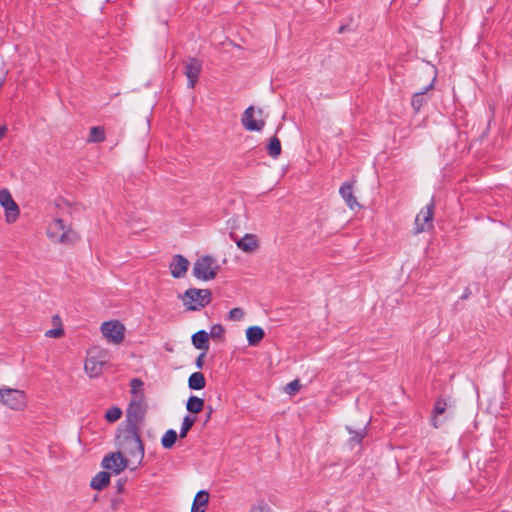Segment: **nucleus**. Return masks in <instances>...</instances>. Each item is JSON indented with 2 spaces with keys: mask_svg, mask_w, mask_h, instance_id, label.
Listing matches in <instances>:
<instances>
[{
  "mask_svg": "<svg viewBox=\"0 0 512 512\" xmlns=\"http://www.w3.org/2000/svg\"><path fill=\"white\" fill-rule=\"evenodd\" d=\"M65 205H66V206H69V207L71 206V204H70L67 200H66V202H65Z\"/></svg>",
  "mask_w": 512,
  "mask_h": 512,
  "instance_id": "37998d69",
  "label": "nucleus"
},
{
  "mask_svg": "<svg viewBox=\"0 0 512 512\" xmlns=\"http://www.w3.org/2000/svg\"><path fill=\"white\" fill-rule=\"evenodd\" d=\"M354 181L345 182L341 185L339 193L350 209L359 207V203L353 194Z\"/></svg>",
  "mask_w": 512,
  "mask_h": 512,
  "instance_id": "dca6fc26",
  "label": "nucleus"
},
{
  "mask_svg": "<svg viewBox=\"0 0 512 512\" xmlns=\"http://www.w3.org/2000/svg\"><path fill=\"white\" fill-rule=\"evenodd\" d=\"M300 386L299 380H294L286 385L285 390L289 394H294L300 389Z\"/></svg>",
  "mask_w": 512,
  "mask_h": 512,
  "instance_id": "f704fd0d",
  "label": "nucleus"
},
{
  "mask_svg": "<svg viewBox=\"0 0 512 512\" xmlns=\"http://www.w3.org/2000/svg\"><path fill=\"white\" fill-rule=\"evenodd\" d=\"M47 236L54 243H62L64 241V224L62 219H55L48 225Z\"/></svg>",
  "mask_w": 512,
  "mask_h": 512,
  "instance_id": "4468645a",
  "label": "nucleus"
},
{
  "mask_svg": "<svg viewBox=\"0 0 512 512\" xmlns=\"http://www.w3.org/2000/svg\"><path fill=\"white\" fill-rule=\"evenodd\" d=\"M131 393L133 394V398H137L138 396L144 397L142 386L143 382L140 379H132L131 383Z\"/></svg>",
  "mask_w": 512,
  "mask_h": 512,
  "instance_id": "c85d7f7f",
  "label": "nucleus"
},
{
  "mask_svg": "<svg viewBox=\"0 0 512 512\" xmlns=\"http://www.w3.org/2000/svg\"><path fill=\"white\" fill-rule=\"evenodd\" d=\"M101 332L108 342L120 344L124 339L125 326L118 320H111L102 323Z\"/></svg>",
  "mask_w": 512,
  "mask_h": 512,
  "instance_id": "423d86ee",
  "label": "nucleus"
},
{
  "mask_svg": "<svg viewBox=\"0 0 512 512\" xmlns=\"http://www.w3.org/2000/svg\"><path fill=\"white\" fill-rule=\"evenodd\" d=\"M122 415V411L118 407H111L109 408L105 413V419L108 422H115L117 421Z\"/></svg>",
  "mask_w": 512,
  "mask_h": 512,
  "instance_id": "c756f323",
  "label": "nucleus"
},
{
  "mask_svg": "<svg viewBox=\"0 0 512 512\" xmlns=\"http://www.w3.org/2000/svg\"><path fill=\"white\" fill-rule=\"evenodd\" d=\"M205 377L201 372H194L188 379V386L193 390H200L205 387Z\"/></svg>",
  "mask_w": 512,
  "mask_h": 512,
  "instance_id": "4be33fe9",
  "label": "nucleus"
},
{
  "mask_svg": "<svg viewBox=\"0 0 512 512\" xmlns=\"http://www.w3.org/2000/svg\"><path fill=\"white\" fill-rule=\"evenodd\" d=\"M254 113V108L252 106L248 107L243 113L241 122L242 125L249 131H260L263 129L265 122L262 119H255Z\"/></svg>",
  "mask_w": 512,
  "mask_h": 512,
  "instance_id": "ddd939ff",
  "label": "nucleus"
},
{
  "mask_svg": "<svg viewBox=\"0 0 512 512\" xmlns=\"http://www.w3.org/2000/svg\"><path fill=\"white\" fill-rule=\"evenodd\" d=\"M212 300L209 289H188L183 296V303L188 310H200L207 306Z\"/></svg>",
  "mask_w": 512,
  "mask_h": 512,
  "instance_id": "20e7f679",
  "label": "nucleus"
},
{
  "mask_svg": "<svg viewBox=\"0 0 512 512\" xmlns=\"http://www.w3.org/2000/svg\"><path fill=\"white\" fill-rule=\"evenodd\" d=\"M0 404L13 410H22L26 406V396L18 389L0 388Z\"/></svg>",
  "mask_w": 512,
  "mask_h": 512,
  "instance_id": "39448f33",
  "label": "nucleus"
},
{
  "mask_svg": "<svg viewBox=\"0 0 512 512\" xmlns=\"http://www.w3.org/2000/svg\"><path fill=\"white\" fill-rule=\"evenodd\" d=\"M116 504H117V501H113L112 502V506H113L114 509H116Z\"/></svg>",
  "mask_w": 512,
  "mask_h": 512,
  "instance_id": "79ce46f5",
  "label": "nucleus"
},
{
  "mask_svg": "<svg viewBox=\"0 0 512 512\" xmlns=\"http://www.w3.org/2000/svg\"><path fill=\"white\" fill-rule=\"evenodd\" d=\"M435 78H433L432 82L421 92H416L412 96L411 105L412 108L418 112L423 104L426 102L425 94L428 90L432 89Z\"/></svg>",
  "mask_w": 512,
  "mask_h": 512,
  "instance_id": "aec40b11",
  "label": "nucleus"
},
{
  "mask_svg": "<svg viewBox=\"0 0 512 512\" xmlns=\"http://www.w3.org/2000/svg\"><path fill=\"white\" fill-rule=\"evenodd\" d=\"M349 433L354 434L353 436H351L350 442L355 443V444H359L361 442V440L365 437V434H366L365 429H361L358 432H352L349 429Z\"/></svg>",
  "mask_w": 512,
  "mask_h": 512,
  "instance_id": "2f4dec72",
  "label": "nucleus"
},
{
  "mask_svg": "<svg viewBox=\"0 0 512 512\" xmlns=\"http://www.w3.org/2000/svg\"><path fill=\"white\" fill-rule=\"evenodd\" d=\"M434 204L426 205L415 218V232L421 233L432 228Z\"/></svg>",
  "mask_w": 512,
  "mask_h": 512,
  "instance_id": "1a4fd4ad",
  "label": "nucleus"
},
{
  "mask_svg": "<svg viewBox=\"0 0 512 512\" xmlns=\"http://www.w3.org/2000/svg\"><path fill=\"white\" fill-rule=\"evenodd\" d=\"M264 330L259 326H251L246 330L249 345L255 346L264 338Z\"/></svg>",
  "mask_w": 512,
  "mask_h": 512,
  "instance_id": "a211bd4d",
  "label": "nucleus"
},
{
  "mask_svg": "<svg viewBox=\"0 0 512 512\" xmlns=\"http://www.w3.org/2000/svg\"><path fill=\"white\" fill-rule=\"evenodd\" d=\"M65 237H66V243H67L68 241H75V240H77L78 239V234H77V232H75L74 230L69 228V229H66Z\"/></svg>",
  "mask_w": 512,
  "mask_h": 512,
  "instance_id": "c9c22d12",
  "label": "nucleus"
},
{
  "mask_svg": "<svg viewBox=\"0 0 512 512\" xmlns=\"http://www.w3.org/2000/svg\"><path fill=\"white\" fill-rule=\"evenodd\" d=\"M6 132H7L6 126H1L0 127V139L5 135Z\"/></svg>",
  "mask_w": 512,
  "mask_h": 512,
  "instance_id": "ea45409f",
  "label": "nucleus"
},
{
  "mask_svg": "<svg viewBox=\"0 0 512 512\" xmlns=\"http://www.w3.org/2000/svg\"><path fill=\"white\" fill-rule=\"evenodd\" d=\"M250 512H271V509L268 505L266 504H259V505H256L254 506Z\"/></svg>",
  "mask_w": 512,
  "mask_h": 512,
  "instance_id": "e433bc0d",
  "label": "nucleus"
},
{
  "mask_svg": "<svg viewBox=\"0 0 512 512\" xmlns=\"http://www.w3.org/2000/svg\"><path fill=\"white\" fill-rule=\"evenodd\" d=\"M446 410V402L442 399H438L435 403L432 417V424L435 428L439 427L437 416L443 414Z\"/></svg>",
  "mask_w": 512,
  "mask_h": 512,
  "instance_id": "a878e982",
  "label": "nucleus"
},
{
  "mask_svg": "<svg viewBox=\"0 0 512 512\" xmlns=\"http://www.w3.org/2000/svg\"><path fill=\"white\" fill-rule=\"evenodd\" d=\"M244 317V311L241 308H233L229 312V319L232 321H240Z\"/></svg>",
  "mask_w": 512,
  "mask_h": 512,
  "instance_id": "7c9ffc66",
  "label": "nucleus"
},
{
  "mask_svg": "<svg viewBox=\"0 0 512 512\" xmlns=\"http://www.w3.org/2000/svg\"><path fill=\"white\" fill-rule=\"evenodd\" d=\"M237 247L246 253H252L259 248V240L254 234H245L241 239L235 240Z\"/></svg>",
  "mask_w": 512,
  "mask_h": 512,
  "instance_id": "2eb2a0df",
  "label": "nucleus"
},
{
  "mask_svg": "<svg viewBox=\"0 0 512 512\" xmlns=\"http://www.w3.org/2000/svg\"><path fill=\"white\" fill-rule=\"evenodd\" d=\"M189 267V261L180 254L174 255L169 265L170 273L174 278H183Z\"/></svg>",
  "mask_w": 512,
  "mask_h": 512,
  "instance_id": "f8f14e48",
  "label": "nucleus"
},
{
  "mask_svg": "<svg viewBox=\"0 0 512 512\" xmlns=\"http://www.w3.org/2000/svg\"><path fill=\"white\" fill-rule=\"evenodd\" d=\"M121 453L126 456L135 469L143 460L144 448L135 429L127 431L123 436L118 437Z\"/></svg>",
  "mask_w": 512,
  "mask_h": 512,
  "instance_id": "f257e3e1",
  "label": "nucleus"
},
{
  "mask_svg": "<svg viewBox=\"0 0 512 512\" xmlns=\"http://www.w3.org/2000/svg\"><path fill=\"white\" fill-rule=\"evenodd\" d=\"M268 154L272 158H277L281 154V143L277 137H272L267 145Z\"/></svg>",
  "mask_w": 512,
  "mask_h": 512,
  "instance_id": "393cba45",
  "label": "nucleus"
},
{
  "mask_svg": "<svg viewBox=\"0 0 512 512\" xmlns=\"http://www.w3.org/2000/svg\"><path fill=\"white\" fill-rule=\"evenodd\" d=\"M202 71V62L196 58H189L184 62V75L188 79V87L193 89Z\"/></svg>",
  "mask_w": 512,
  "mask_h": 512,
  "instance_id": "9b49d317",
  "label": "nucleus"
},
{
  "mask_svg": "<svg viewBox=\"0 0 512 512\" xmlns=\"http://www.w3.org/2000/svg\"><path fill=\"white\" fill-rule=\"evenodd\" d=\"M109 353L107 350L94 347L88 351L85 361V371L91 378L99 377L108 366Z\"/></svg>",
  "mask_w": 512,
  "mask_h": 512,
  "instance_id": "f03ea898",
  "label": "nucleus"
},
{
  "mask_svg": "<svg viewBox=\"0 0 512 512\" xmlns=\"http://www.w3.org/2000/svg\"><path fill=\"white\" fill-rule=\"evenodd\" d=\"M224 334V328L219 325H213L210 330V336L212 338H220Z\"/></svg>",
  "mask_w": 512,
  "mask_h": 512,
  "instance_id": "72a5a7b5",
  "label": "nucleus"
},
{
  "mask_svg": "<svg viewBox=\"0 0 512 512\" xmlns=\"http://www.w3.org/2000/svg\"><path fill=\"white\" fill-rule=\"evenodd\" d=\"M177 440V433L173 429L167 430L161 438V444L165 449H170L174 446Z\"/></svg>",
  "mask_w": 512,
  "mask_h": 512,
  "instance_id": "b1692460",
  "label": "nucleus"
},
{
  "mask_svg": "<svg viewBox=\"0 0 512 512\" xmlns=\"http://www.w3.org/2000/svg\"><path fill=\"white\" fill-rule=\"evenodd\" d=\"M195 421H196L195 417L185 416L183 418L182 425H181V430H180V437L181 438L186 437L188 431L194 425Z\"/></svg>",
  "mask_w": 512,
  "mask_h": 512,
  "instance_id": "cd10ccee",
  "label": "nucleus"
},
{
  "mask_svg": "<svg viewBox=\"0 0 512 512\" xmlns=\"http://www.w3.org/2000/svg\"><path fill=\"white\" fill-rule=\"evenodd\" d=\"M213 413V409L212 407H208V412H207V419H209L211 417V414Z\"/></svg>",
  "mask_w": 512,
  "mask_h": 512,
  "instance_id": "a19ab883",
  "label": "nucleus"
},
{
  "mask_svg": "<svg viewBox=\"0 0 512 512\" xmlns=\"http://www.w3.org/2000/svg\"><path fill=\"white\" fill-rule=\"evenodd\" d=\"M204 407V400L197 396H190L186 403V408L191 413H199Z\"/></svg>",
  "mask_w": 512,
  "mask_h": 512,
  "instance_id": "5701e85b",
  "label": "nucleus"
},
{
  "mask_svg": "<svg viewBox=\"0 0 512 512\" xmlns=\"http://www.w3.org/2000/svg\"><path fill=\"white\" fill-rule=\"evenodd\" d=\"M104 139H105V133H104L103 128H101V127H92L91 128L90 135L88 138L89 142L98 143V142L104 141Z\"/></svg>",
  "mask_w": 512,
  "mask_h": 512,
  "instance_id": "bb28decb",
  "label": "nucleus"
},
{
  "mask_svg": "<svg viewBox=\"0 0 512 512\" xmlns=\"http://www.w3.org/2000/svg\"><path fill=\"white\" fill-rule=\"evenodd\" d=\"M0 204L6 211L7 222H14L19 216V208L7 189L0 190Z\"/></svg>",
  "mask_w": 512,
  "mask_h": 512,
  "instance_id": "9d476101",
  "label": "nucleus"
},
{
  "mask_svg": "<svg viewBox=\"0 0 512 512\" xmlns=\"http://www.w3.org/2000/svg\"><path fill=\"white\" fill-rule=\"evenodd\" d=\"M110 482V474L106 471L97 473L91 480V487L95 490H102Z\"/></svg>",
  "mask_w": 512,
  "mask_h": 512,
  "instance_id": "412c9836",
  "label": "nucleus"
},
{
  "mask_svg": "<svg viewBox=\"0 0 512 512\" xmlns=\"http://www.w3.org/2000/svg\"><path fill=\"white\" fill-rule=\"evenodd\" d=\"M129 460L121 452L111 453L105 456L102 460L104 469L111 470L115 474L121 473L129 465Z\"/></svg>",
  "mask_w": 512,
  "mask_h": 512,
  "instance_id": "6e6552de",
  "label": "nucleus"
},
{
  "mask_svg": "<svg viewBox=\"0 0 512 512\" xmlns=\"http://www.w3.org/2000/svg\"><path fill=\"white\" fill-rule=\"evenodd\" d=\"M220 270V265L216 259L210 255L199 257L193 264V276L202 281H210L216 278Z\"/></svg>",
  "mask_w": 512,
  "mask_h": 512,
  "instance_id": "7ed1b4c3",
  "label": "nucleus"
},
{
  "mask_svg": "<svg viewBox=\"0 0 512 512\" xmlns=\"http://www.w3.org/2000/svg\"><path fill=\"white\" fill-rule=\"evenodd\" d=\"M208 341H209V334L204 330H200V331L194 333L192 336L193 345L195 346V348L200 349V350H204V351L208 350V348H209Z\"/></svg>",
  "mask_w": 512,
  "mask_h": 512,
  "instance_id": "6ab92c4d",
  "label": "nucleus"
},
{
  "mask_svg": "<svg viewBox=\"0 0 512 512\" xmlns=\"http://www.w3.org/2000/svg\"><path fill=\"white\" fill-rule=\"evenodd\" d=\"M146 408L144 397L138 396L131 400L127 409V418L133 429L136 430L137 425L144 419Z\"/></svg>",
  "mask_w": 512,
  "mask_h": 512,
  "instance_id": "0eeeda50",
  "label": "nucleus"
},
{
  "mask_svg": "<svg viewBox=\"0 0 512 512\" xmlns=\"http://www.w3.org/2000/svg\"><path fill=\"white\" fill-rule=\"evenodd\" d=\"M53 322H54V324H55V325H57L58 327H59V326H61V318H60V316H59V315H55V316L53 317Z\"/></svg>",
  "mask_w": 512,
  "mask_h": 512,
  "instance_id": "58836bf2",
  "label": "nucleus"
},
{
  "mask_svg": "<svg viewBox=\"0 0 512 512\" xmlns=\"http://www.w3.org/2000/svg\"><path fill=\"white\" fill-rule=\"evenodd\" d=\"M64 334V330L61 326L54 329H50L45 332V336L49 338H59Z\"/></svg>",
  "mask_w": 512,
  "mask_h": 512,
  "instance_id": "473e14b6",
  "label": "nucleus"
},
{
  "mask_svg": "<svg viewBox=\"0 0 512 512\" xmlns=\"http://www.w3.org/2000/svg\"><path fill=\"white\" fill-rule=\"evenodd\" d=\"M204 357H205V352L200 354L197 359H196V366L198 368H202L203 367V364H204Z\"/></svg>",
  "mask_w": 512,
  "mask_h": 512,
  "instance_id": "4c0bfd02",
  "label": "nucleus"
},
{
  "mask_svg": "<svg viewBox=\"0 0 512 512\" xmlns=\"http://www.w3.org/2000/svg\"><path fill=\"white\" fill-rule=\"evenodd\" d=\"M209 501V493L205 490L199 491L193 501L191 512H205Z\"/></svg>",
  "mask_w": 512,
  "mask_h": 512,
  "instance_id": "f3484780",
  "label": "nucleus"
}]
</instances>
